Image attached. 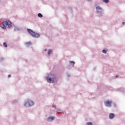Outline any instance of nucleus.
<instances>
[{
  "label": "nucleus",
  "instance_id": "24",
  "mask_svg": "<svg viewBox=\"0 0 125 125\" xmlns=\"http://www.w3.org/2000/svg\"><path fill=\"white\" fill-rule=\"evenodd\" d=\"M116 78H119V76L118 75H116Z\"/></svg>",
  "mask_w": 125,
  "mask_h": 125
},
{
  "label": "nucleus",
  "instance_id": "18",
  "mask_svg": "<svg viewBox=\"0 0 125 125\" xmlns=\"http://www.w3.org/2000/svg\"><path fill=\"white\" fill-rule=\"evenodd\" d=\"M102 52L103 53H104V54H106L107 53V51H106V50L104 49L102 50Z\"/></svg>",
  "mask_w": 125,
  "mask_h": 125
},
{
  "label": "nucleus",
  "instance_id": "23",
  "mask_svg": "<svg viewBox=\"0 0 125 125\" xmlns=\"http://www.w3.org/2000/svg\"><path fill=\"white\" fill-rule=\"evenodd\" d=\"M122 24H123V25H125V22H122Z\"/></svg>",
  "mask_w": 125,
  "mask_h": 125
},
{
  "label": "nucleus",
  "instance_id": "2",
  "mask_svg": "<svg viewBox=\"0 0 125 125\" xmlns=\"http://www.w3.org/2000/svg\"><path fill=\"white\" fill-rule=\"evenodd\" d=\"M1 28L2 29H6V26H8V28H11L12 27V22L8 20H6V21H4L0 25Z\"/></svg>",
  "mask_w": 125,
  "mask_h": 125
},
{
  "label": "nucleus",
  "instance_id": "3",
  "mask_svg": "<svg viewBox=\"0 0 125 125\" xmlns=\"http://www.w3.org/2000/svg\"><path fill=\"white\" fill-rule=\"evenodd\" d=\"M34 104L35 103L34 102L29 99L25 100L23 103L24 106L26 107V108L32 107V106H34Z\"/></svg>",
  "mask_w": 125,
  "mask_h": 125
},
{
  "label": "nucleus",
  "instance_id": "17",
  "mask_svg": "<svg viewBox=\"0 0 125 125\" xmlns=\"http://www.w3.org/2000/svg\"><path fill=\"white\" fill-rule=\"evenodd\" d=\"M104 2H105V3H108L109 2V0H103Z\"/></svg>",
  "mask_w": 125,
  "mask_h": 125
},
{
  "label": "nucleus",
  "instance_id": "5",
  "mask_svg": "<svg viewBox=\"0 0 125 125\" xmlns=\"http://www.w3.org/2000/svg\"><path fill=\"white\" fill-rule=\"evenodd\" d=\"M96 9L97 10V14H98L100 16H102L104 14V11L100 6H97Z\"/></svg>",
  "mask_w": 125,
  "mask_h": 125
},
{
  "label": "nucleus",
  "instance_id": "4",
  "mask_svg": "<svg viewBox=\"0 0 125 125\" xmlns=\"http://www.w3.org/2000/svg\"><path fill=\"white\" fill-rule=\"evenodd\" d=\"M27 32L29 33V34H30V35H31V36H32V37H33V38H38L41 37L40 34L36 32V31H34L33 30L31 29L28 28Z\"/></svg>",
  "mask_w": 125,
  "mask_h": 125
},
{
  "label": "nucleus",
  "instance_id": "25",
  "mask_svg": "<svg viewBox=\"0 0 125 125\" xmlns=\"http://www.w3.org/2000/svg\"><path fill=\"white\" fill-rule=\"evenodd\" d=\"M88 1H91L92 0H87Z\"/></svg>",
  "mask_w": 125,
  "mask_h": 125
},
{
  "label": "nucleus",
  "instance_id": "6",
  "mask_svg": "<svg viewBox=\"0 0 125 125\" xmlns=\"http://www.w3.org/2000/svg\"><path fill=\"white\" fill-rule=\"evenodd\" d=\"M56 117L54 116H50L49 117H48L46 119V121L47 122H53V121H54V120H55Z\"/></svg>",
  "mask_w": 125,
  "mask_h": 125
},
{
  "label": "nucleus",
  "instance_id": "14",
  "mask_svg": "<svg viewBox=\"0 0 125 125\" xmlns=\"http://www.w3.org/2000/svg\"><path fill=\"white\" fill-rule=\"evenodd\" d=\"M52 50H51V49H49V50H48V53H47L48 55H50V54L51 53H52Z\"/></svg>",
  "mask_w": 125,
  "mask_h": 125
},
{
  "label": "nucleus",
  "instance_id": "20",
  "mask_svg": "<svg viewBox=\"0 0 125 125\" xmlns=\"http://www.w3.org/2000/svg\"><path fill=\"white\" fill-rule=\"evenodd\" d=\"M2 60H3V58H1L0 59V62L2 61Z\"/></svg>",
  "mask_w": 125,
  "mask_h": 125
},
{
  "label": "nucleus",
  "instance_id": "8",
  "mask_svg": "<svg viewBox=\"0 0 125 125\" xmlns=\"http://www.w3.org/2000/svg\"><path fill=\"white\" fill-rule=\"evenodd\" d=\"M109 118L110 120H113L115 118V114L114 113H110Z\"/></svg>",
  "mask_w": 125,
  "mask_h": 125
},
{
  "label": "nucleus",
  "instance_id": "9",
  "mask_svg": "<svg viewBox=\"0 0 125 125\" xmlns=\"http://www.w3.org/2000/svg\"><path fill=\"white\" fill-rule=\"evenodd\" d=\"M56 112L58 114H63V111L61 109H57Z\"/></svg>",
  "mask_w": 125,
  "mask_h": 125
},
{
  "label": "nucleus",
  "instance_id": "12",
  "mask_svg": "<svg viewBox=\"0 0 125 125\" xmlns=\"http://www.w3.org/2000/svg\"><path fill=\"white\" fill-rule=\"evenodd\" d=\"M38 17H40V18H42L43 16L42 15V13H39L38 14Z\"/></svg>",
  "mask_w": 125,
  "mask_h": 125
},
{
  "label": "nucleus",
  "instance_id": "27",
  "mask_svg": "<svg viewBox=\"0 0 125 125\" xmlns=\"http://www.w3.org/2000/svg\"><path fill=\"white\" fill-rule=\"evenodd\" d=\"M95 69H96L95 68L94 69V71H95Z\"/></svg>",
  "mask_w": 125,
  "mask_h": 125
},
{
  "label": "nucleus",
  "instance_id": "16",
  "mask_svg": "<svg viewBox=\"0 0 125 125\" xmlns=\"http://www.w3.org/2000/svg\"><path fill=\"white\" fill-rule=\"evenodd\" d=\"M52 108H54L55 109H56V105L55 104H53L52 105Z\"/></svg>",
  "mask_w": 125,
  "mask_h": 125
},
{
  "label": "nucleus",
  "instance_id": "10",
  "mask_svg": "<svg viewBox=\"0 0 125 125\" xmlns=\"http://www.w3.org/2000/svg\"><path fill=\"white\" fill-rule=\"evenodd\" d=\"M14 32H17L18 31H20V28L17 27H15V28L14 29Z\"/></svg>",
  "mask_w": 125,
  "mask_h": 125
},
{
  "label": "nucleus",
  "instance_id": "26",
  "mask_svg": "<svg viewBox=\"0 0 125 125\" xmlns=\"http://www.w3.org/2000/svg\"><path fill=\"white\" fill-rule=\"evenodd\" d=\"M44 51H46V49H45L44 50Z\"/></svg>",
  "mask_w": 125,
  "mask_h": 125
},
{
  "label": "nucleus",
  "instance_id": "15",
  "mask_svg": "<svg viewBox=\"0 0 125 125\" xmlns=\"http://www.w3.org/2000/svg\"><path fill=\"white\" fill-rule=\"evenodd\" d=\"M3 46H4V47H7V42H3Z\"/></svg>",
  "mask_w": 125,
  "mask_h": 125
},
{
  "label": "nucleus",
  "instance_id": "28",
  "mask_svg": "<svg viewBox=\"0 0 125 125\" xmlns=\"http://www.w3.org/2000/svg\"><path fill=\"white\" fill-rule=\"evenodd\" d=\"M70 10H72V8H70Z\"/></svg>",
  "mask_w": 125,
  "mask_h": 125
},
{
  "label": "nucleus",
  "instance_id": "1",
  "mask_svg": "<svg viewBox=\"0 0 125 125\" xmlns=\"http://www.w3.org/2000/svg\"><path fill=\"white\" fill-rule=\"evenodd\" d=\"M56 78L55 74H49L46 77V80L50 83H54V82L56 81Z\"/></svg>",
  "mask_w": 125,
  "mask_h": 125
},
{
  "label": "nucleus",
  "instance_id": "13",
  "mask_svg": "<svg viewBox=\"0 0 125 125\" xmlns=\"http://www.w3.org/2000/svg\"><path fill=\"white\" fill-rule=\"evenodd\" d=\"M26 45H27V46H30V45H31V44H32V43H31V42H26L25 43Z\"/></svg>",
  "mask_w": 125,
  "mask_h": 125
},
{
  "label": "nucleus",
  "instance_id": "7",
  "mask_svg": "<svg viewBox=\"0 0 125 125\" xmlns=\"http://www.w3.org/2000/svg\"><path fill=\"white\" fill-rule=\"evenodd\" d=\"M104 104L106 106V107H111V106H112V101L107 100L104 102Z\"/></svg>",
  "mask_w": 125,
  "mask_h": 125
},
{
  "label": "nucleus",
  "instance_id": "21",
  "mask_svg": "<svg viewBox=\"0 0 125 125\" xmlns=\"http://www.w3.org/2000/svg\"><path fill=\"white\" fill-rule=\"evenodd\" d=\"M67 77H68V78H70V77H71V75H70V74H67Z\"/></svg>",
  "mask_w": 125,
  "mask_h": 125
},
{
  "label": "nucleus",
  "instance_id": "11",
  "mask_svg": "<svg viewBox=\"0 0 125 125\" xmlns=\"http://www.w3.org/2000/svg\"><path fill=\"white\" fill-rule=\"evenodd\" d=\"M69 63H70V64H73L72 65V67H74L75 66V64H76V62L74 61H70Z\"/></svg>",
  "mask_w": 125,
  "mask_h": 125
},
{
  "label": "nucleus",
  "instance_id": "19",
  "mask_svg": "<svg viewBox=\"0 0 125 125\" xmlns=\"http://www.w3.org/2000/svg\"><path fill=\"white\" fill-rule=\"evenodd\" d=\"M86 125H92V123H91V122H87L86 123Z\"/></svg>",
  "mask_w": 125,
  "mask_h": 125
},
{
  "label": "nucleus",
  "instance_id": "22",
  "mask_svg": "<svg viewBox=\"0 0 125 125\" xmlns=\"http://www.w3.org/2000/svg\"><path fill=\"white\" fill-rule=\"evenodd\" d=\"M10 77H11V75L10 74L8 75V78H10Z\"/></svg>",
  "mask_w": 125,
  "mask_h": 125
}]
</instances>
